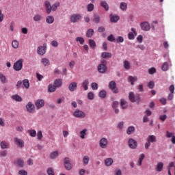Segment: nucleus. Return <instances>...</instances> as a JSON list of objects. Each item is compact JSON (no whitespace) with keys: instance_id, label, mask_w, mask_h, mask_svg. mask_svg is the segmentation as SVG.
<instances>
[{"instance_id":"obj_54","label":"nucleus","mask_w":175,"mask_h":175,"mask_svg":"<svg viewBox=\"0 0 175 175\" xmlns=\"http://www.w3.org/2000/svg\"><path fill=\"white\" fill-rule=\"evenodd\" d=\"M88 12H92L94 10V4L90 3L87 5Z\"/></svg>"},{"instance_id":"obj_16","label":"nucleus","mask_w":175,"mask_h":175,"mask_svg":"<svg viewBox=\"0 0 175 175\" xmlns=\"http://www.w3.org/2000/svg\"><path fill=\"white\" fill-rule=\"evenodd\" d=\"M37 53L39 55H44L46 54V46H39L37 49Z\"/></svg>"},{"instance_id":"obj_49","label":"nucleus","mask_w":175,"mask_h":175,"mask_svg":"<svg viewBox=\"0 0 175 175\" xmlns=\"http://www.w3.org/2000/svg\"><path fill=\"white\" fill-rule=\"evenodd\" d=\"M33 21H40L42 20V16L39 14L35 15L33 18Z\"/></svg>"},{"instance_id":"obj_47","label":"nucleus","mask_w":175,"mask_h":175,"mask_svg":"<svg viewBox=\"0 0 175 175\" xmlns=\"http://www.w3.org/2000/svg\"><path fill=\"white\" fill-rule=\"evenodd\" d=\"M106 95H107V92H105V90H101L99 94H98V96L100 98H106Z\"/></svg>"},{"instance_id":"obj_4","label":"nucleus","mask_w":175,"mask_h":175,"mask_svg":"<svg viewBox=\"0 0 175 175\" xmlns=\"http://www.w3.org/2000/svg\"><path fill=\"white\" fill-rule=\"evenodd\" d=\"M74 117H76V118H85V112L80 110V109H76L73 112Z\"/></svg>"},{"instance_id":"obj_10","label":"nucleus","mask_w":175,"mask_h":175,"mask_svg":"<svg viewBox=\"0 0 175 175\" xmlns=\"http://www.w3.org/2000/svg\"><path fill=\"white\" fill-rule=\"evenodd\" d=\"M129 100H131V102L134 103V102H137V100L140 99V97L139 96V95L135 96L133 92H130L129 95Z\"/></svg>"},{"instance_id":"obj_30","label":"nucleus","mask_w":175,"mask_h":175,"mask_svg":"<svg viewBox=\"0 0 175 175\" xmlns=\"http://www.w3.org/2000/svg\"><path fill=\"white\" fill-rule=\"evenodd\" d=\"M57 90V88L53 85V84H50L48 87V91L49 92H55V91Z\"/></svg>"},{"instance_id":"obj_35","label":"nucleus","mask_w":175,"mask_h":175,"mask_svg":"<svg viewBox=\"0 0 175 175\" xmlns=\"http://www.w3.org/2000/svg\"><path fill=\"white\" fill-rule=\"evenodd\" d=\"M89 46L91 49H95L96 47V42L94 40H89Z\"/></svg>"},{"instance_id":"obj_26","label":"nucleus","mask_w":175,"mask_h":175,"mask_svg":"<svg viewBox=\"0 0 175 175\" xmlns=\"http://www.w3.org/2000/svg\"><path fill=\"white\" fill-rule=\"evenodd\" d=\"M12 99L16 100V102H23V98L21 96H18V94H15L12 96Z\"/></svg>"},{"instance_id":"obj_52","label":"nucleus","mask_w":175,"mask_h":175,"mask_svg":"<svg viewBox=\"0 0 175 175\" xmlns=\"http://www.w3.org/2000/svg\"><path fill=\"white\" fill-rule=\"evenodd\" d=\"M76 42H79L80 44H84V38L83 37H77L76 38Z\"/></svg>"},{"instance_id":"obj_23","label":"nucleus","mask_w":175,"mask_h":175,"mask_svg":"<svg viewBox=\"0 0 175 175\" xmlns=\"http://www.w3.org/2000/svg\"><path fill=\"white\" fill-rule=\"evenodd\" d=\"M113 56V55L111 54V53H109V52H103L101 53V57L102 58L106 59V58H111V57Z\"/></svg>"},{"instance_id":"obj_53","label":"nucleus","mask_w":175,"mask_h":175,"mask_svg":"<svg viewBox=\"0 0 175 175\" xmlns=\"http://www.w3.org/2000/svg\"><path fill=\"white\" fill-rule=\"evenodd\" d=\"M28 133H29L30 136H31V137H35V136H36V131L35 130H29Z\"/></svg>"},{"instance_id":"obj_5","label":"nucleus","mask_w":175,"mask_h":175,"mask_svg":"<svg viewBox=\"0 0 175 175\" xmlns=\"http://www.w3.org/2000/svg\"><path fill=\"white\" fill-rule=\"evenodd\" d=\"M109 88L111 91L113 92V94H118V88H117V83L114 82V81H111L109 82Z\"/></svg>"},{"instance_id":"obj_1","label":"nucleus","mask_w":175,"mask_h":175,"mask_svg":"<svg viewBox=\"0 0 175 175\" xmlns=\"http://www.w3.org/2000/svg\"><path fill=\"white\" fill-rule=\"evenodd\" d=\"M45 6L46 9V13L49 14V13H51V10L55 11L59 6V2H56L55 4H53L52 6L50 4L49 1L45 2Z\"/></svg>"},{"instance_id":"obj_39","label":"nucleus","mask_w":175,"mask_h":175,"mask_svg":"<svg viewBox=\"0 0 175 175\" xmlns=\"http://www.w3.org/2000/svg\"><path fill=\"white\" fill-rule=\"evenodd\" d=\"M18 46H20V43L16 40H14L12 42V46L14 49H18Z\"/></svg>"},{"instance_id":"obj_40","label":"nucleus","mask_w":175,"mask_h":175,"mask_svg":"<svg viewBox=\"0 0 175 175\" xmlns=\"http://www.w3.org/2000/svg\"><path fill=\"white\" fill-rule=\"evenodd\" d=\"M23 85L26 90H28L29 88V81L28 79H24L23 81Z\"/></svg>"},{"instance_id":"obj_27","label":"nucleus","mask_w":175,"mask_h":175,"mask_svg":"<svg viewBox=\"0 0 175 175\" xmlns=\"http://www.w3.org/2000/svg\"><path fill=\"white\" fill-rule=\"evenodd\" d=\"M113 159L108 158L105 160V163L106 166H111L113 165Z\"/></svg>"},{"instance_id":"obj_57","label":"nucleus","mask_w":175,"mask_h":175,"mask_svg":"<svg viewBox=\"0 0 175 175\" xmlns=\"http://www.w3.org/2000/svg\"><path fill=\"white\" fill-rule=\"evenodd\" d=\"M149 75H154V73H157V69L152 67L148 70Z\"/></svg>"},{"instance_id":"obj_55","label":"nucleus","mask_w":175,"mask_h":175,"mask_svg":"<svg viewBox=\"0 0 175 175\" xmlns=\"http://www.w3.org/2000/svg\"><path fill=\"white\" fill-rule=\"evenodd\" d=\"M172 167L173 168L174 173L175 175V166H174V162H171L168 166V170H172Z\"/></svg>"},{"instance_id":"obj_18","label":"nucleus","mask_w":175,"mask_h":175,"mask_svg":"<svg viewBox=\"0 0 175 175\" xmlns=\"http://www.w3.org/2000/svg\"><path fill=\"white\" fill-rule=\"evenodd\" d=\"M68 89L71 92H73V91H76L77 90V83H71L68 86Z\"/></svg>"},{"instance_id":"obj_20","label":"nucleus","mask_w":175,"mask_h":175,"mask_svg":"<svg viewBox=\"0 0 175 175\" xmlns=\"http://www.w3.org/2000/svg\"><path fill=\"white\" fill-rule=\"evenodd\" d=\"M88 84H90V81L88 79H85L82 82L81 87L84 89L85 91H87V90H88Z\"/></svg>"},{"instance_id":"obj_2","label":"nucleus","mask_w":175,"mask_h":175,"mask_svg":"<svg viewBox=\"0 0 175 175\" xmlns=\"http://www.w3.org/2000/svg\"><path fill=\"white\" fill-rule=\"evenodd\" d=\"M107 62L106 60H102L101 64L98 66V71L99 73H105L107 70V67L106 66Z\"/></svg>"},{"instance_id":"obj_31","label":"nucleus","mask_w":175,"mask_h":175,"mask_svg":"<svg viewBox=\"0 0 175 175\" xmlns=\"http://www.w3.org/2000/svg\"><path fill=\"white\" fill-rule=\"evenodd\" d=\"M120 106H121L122 109H126V107H128V103H126V101H125V100L121 99L120 100Z\"/></svg>"},{"instance_id":"obj_24","label":"nucleus","mask_w":175,"mask_h":175,"mask_svg":"<svg viewBox=\"0 0 175 175\" xmlns=\"http://www.w3.org/2000/svg\"><path fill=\"white\" fill-rule=\"evenodd\" d=\"M128 80L131 83V85H134L135 81H137V77L129 76Z\"/></svg>"},{"instance_id":"obj_22","label":"nucleus","mask_w":175,"mask_h":175,"mask_svg":"<svg viewBox=\"0 0 175 175\" xmlns=\"http://www.w3.org/2000/svg\"><path fill=\"white\" fill-rule=\"evenodd\" d=\"M111 23H117L120 20V16L117 15H110Z\"/></svg>"},{"instance_id":"obj_50","label":"nucleus","mask_w":175,"mask_h":175,"mask_svg":"<svg viewBox=\"0 0 175 175\" xmlns=\"http://www.w3.org/2000/svg\"><path fill=\"white\" fill-rule=\"evenodd\" d=\"M0 80L3 84H5L6 83V77L3 75V74H0Z\"/></svg>"},{"instance_id":"obj_8","label":"nucleus","mask_w":175,"mask_h":175,"mask_svg":"<svg viewBox=\"0 0 175 175\" xmlns=\"http://www.w3.org/2000/svg\"><path fill=\"white\" fill-rule=\"evenodd\" d=\"M81 18H82L81 15L77 14L72 15L70 18V20L71 23H78V21H80Z\"/></svg>"},{"instance_id":"obj_21","label":"nucleus","mask_w":175,"mask_h":175,"mask_svg":"<svg viewBox=\"0 0 175 175\" xmlns=\"http://www.w3.org/2000/svg\"><path fill=\"white\" fill-rule=\"evenodd\" d=\"M93 23L95 24H99L100 22V16L98 14H94L92 18Z\"/></svg>"},{"instance_id":"obj_33","label":"nucleus","mask_w":175,"mask_h":175,"mask_svg":"<svg viewBox=\"0 0 175 175\" xmlns=\"http://www.w3.org/2000/svg\"><path fill=\"white\" fill-rule=\"evenodd\" d=\"M41 62L44 66H49L50 65V60L47 58H42Z\"/></svg>"},{"instance_id":"obj_34","label":"nucleus","mask_w":175,"mask_h":175,"mask_svg":"<svg viewBox=\"0 0 175 175\" xmlns=\"http://www.w3.org/2000/svg\"><path fill=\"white\" fill-rule=\"evenodd\" d=\"M120 9L123 12H125V10H126L128 9V4L125 2H122L120 3Z\"/></svg>"},{"instance_id":"obj_28","label":"nucleus","mask_w":175,"mask_h":175,"mask_svg":"<svg viewBox=\"0 0 175 175\" xmlns=\"http://www.w3.org/2000/svg\"><path fill=\"white\" fill-rule=\"evenodd\" d=\"M147 142H149L150 143H155V142H157V137H155L154 135H149Z\"/></svg>"},{"instance_id":"obj_48","label":"nucleus","mask_w":175,"mask_h":175,"mask_svg":"<svg viewBox=\"0 0 175 175\" xmlns=\"http://www.w3.org/2000/svg\"><path fill=\"white\" fill-rule=\"evenodd\" d=\"M87 133V129H83L80 132V137L81 139H85V135Z\"/></svg>"},{"instance_id":"obj_37","label":"nucleus","mask_w":175,"mask_h":175,"mask_svg":"<svg viewBox=\"0 0 175 175\" xmlns=\"http://www.w3.org/2000/svg\"><path fill=\"white\" fill-rule=\"evenodd\" d=\"M124 68L126 70H129V69H131V63H129L128 60L124 62Z\"/></svg>"},{"instance_id":"obj_6","label":"nucleus","mask_w":175,"mask_h":175,"mask_svg":"<svg viewBox=\"0 0 175 175\" xmlns=\"http://www.w3.org/2000/svg\"><path fill=\"white\" fill-rule=\"evenodd\" d=\"M35 106L37 110L42 109L44 106V100L43 99H38L35 102Z\"/></svg>"},{"instance_id":"obj_60","label":"nucleus","mask_w":175,"mask_h":175,"mask_svg":"<svg viewBox=\"0 0 175 175\" xmlns=\"http://www.w3.org/2000/svg\"><path fill=\"white\" fill-rule=\"evenodd\" d=\"M88 98L90 100H92L94 99V93L92 92H89L88 94Z\"/></svg>"},{"instance_id":"obj_11","label":"nucleus","mask_w":175,"mask_h":175,"mask_svg":"<svg viewBox=\"0 0 175 175\" xmlns=\"http://www.w3.org/2000/svg\"><path fill=\"white\" fill-rule=\"evenodd\" d=\"M108 141L105 137L102 138L99 142V146L101 148H106L107 147Z\"/></svg>"},{"instance_id":"obj_3","label":"nucleus","mask_w":175,"mask_h":175,"mask_svg":"<svg viewBox=\"0 0 175 175\" xmlns=\"http://www.w3.org/2000/svg\"><path fill=\"white\" fill-rule=\"evenodd\" d=\"M23 59H20L14 64L13 68L16 72H18L23 69Z\"/></svg>"},{"instance_id":"obj_7","label":"nucleus","mask_w":175,"mask_h":175,"mask_svg":"<svg viewBox=\"0 0 175 175\" xmlns=\"http://www.w3.org/2000/svg\"><path fill=\"white\" fill-rule=\"evenodd\" d=\"M64 167L66 170H72V163H70L69 157H66L64 159Z\"/></svg>"},{"instance_id":"obj_29","label":"nucleus","mask_w":175,"mask_h":175,"mask_svg":"<svg viewBox=\"0 0 175 175\" xmlns=\"http://www.w3.org/2000/svg\"><path fill=\"white\" fill-rule=\"evenodd\" d=\"M163 169V163L162 162L158 163L156 167L157 172H162Z\"/></svg>"},{"instance_id":"obj_59","label":"nucleus","mask_w":175,"mask_h":175,"mask_svg":"<svg viewBox=\"0 0 175 175\" xmlns=\"http://www.w3.org/2000/svg\"><path fill=\"white\" fill-rule=\"evenodd\" d=\"M37 137L38 140H41L42 137H43V133L42 131H39L37 134Z\"/></svg>"},{"instance_id":"obj_43","label":"nucleus","mask_w":175,"mask_h":175,"mask_svg":"<svg viewBox=\"0 0 175 175\" xmlns=\"http://www.w3.org/2000/svg\"><path fill=\"white\" fill-rule=\"evenodd\" d=\"M135 131V126H131L126 130L127 135H132V133Z\"/></svg>"},{"instance_id":"obj_17","label":"nucleus","mask_w":175,"mask_h":175,"mask_svg":"<svg viewBox=\"0 0 175 175\" xmlns=\"http://www.w3.org/2000/svg\"><path fill=\"white\" fill-rule=\"evenodd\" d=\"M131 31H132V32H130L129 33L128 38L131 40H133V39H135V36H136V35H137V33H136V29H135V28H131Z\"/></svg>"},{"instance_id":"obj_13","label":"nucleus","mask_w":175,"mask_h":175,"mask_svg":"<svg viewBox=\"0 0 175 175\" xmlns=\"http://www.w3.org/2000/svg\"><path fill=\"white\" fill-rule=\"evenodd\" d=\"M169 90L170 93L168 94V100H172L174 98L173 94H174V85H171L169 87Z\"/></svg>"},{"instance_id":"obj_56","label":"nucleus","mask_w":175,"mask_h":175,"mask_svg":"<svg viewBox=\"0 0 175 175\" xmlns=\"http://www.w3.org/2000/svg\"><path fill=\"white\" fill-rule=\"evenodd\" d=\"M91 87H92V90H93L94 91L98 90V83H92L91 84Z\"/></svg>"},{"instance_id":"obj_58","label":"nucleus","mask_w":175,"mask_h":175,"mask_svg":"<svg viewBox=\"0 0 175 175\" xmlns=\"http://www.w3.org/2000/svg\"><path fill=\"white\" fill-rule=\"evenodd\" d=\"M116 42L117 43H122L124 42V38L122 36H119L116 38Z\"/></svg>"},{"instance_id":"obj_15","label":"nucleus","mask_w":175,"mask_h":175,"mask_svg":"<svg viewBox=\"0 0 175 175\" xmlns=\"http://www.w3.org/2000/svg\"><path fill=\"white\" fill-rule=\"evenodd\" d=\"M14 143H16V144H17L18 146H19L21 148H23V147H24V141H23V139H20L17 137H15L14 139Z\"/></svg>"},{"instance_id":"obj_63","label":"nucleus","mask_w":175,"mask_h":175,"mask_svg":"<svg viewBox=\"0 0 175 175\" xmlns=\"http://www.w3.org/2000/svg\"><path fill=\"white\" fill-rule=\"evenodd\" d=\"M47 174L48 175H54V170L53 168H49L47 170Z\"/></svg>"},{"instance_id":"obj_46","label":"nucleus","mask_w":175,"mask_h":175,"mask_svg":"<svg viewBox=\"0 0 175 175\" xmlns=\"http://www.w3.org/2000/svg\"><path fill=\"white\" fill-rule=\"evenodd\" d=\"M144 154H140L138 159V166H142V163L143 162V159H144Z\"/></svg>"},{"instance_id":"obj_32","label":"nucleus","mask_w":175,"mask_h":175,"mask_svg":"<svg viewBox=\"0 0 175 175\" xmlns=\"http://www.w3.org/2000/svg\"><path fill=\"white\" fill-rule=\"evenodd\" d=\"M89 163H90V157L84 156L83 158V163L84 166H87V165H88Z\"/></svg>"},{"instance_id":"obj_25","label":"nucleus","mask_w":175,"mask_h":175,"mask_svg":"<svg viewBox=\"0 0 175 175\" xmlns=\"http://www.w3.org/2000/svg\"><path fill=\"white\" fill-rule=\"evenodd\" d=\"M100 6H102V8H103L106 12L109 10V4H107L106 1H100Z\"/></svg>"},{"instance_id":"obj_61","label":"nucleus","mask_w":175,"mask_h":175,"mask_svg":"<svg viewBox=\"0 0 175 175\" xmlns=\"http://www.w3.org/2000/svg\"><path fill=\"white\" fill-rule=\"evenodd\" d=\"M154 85H155V84L154 83V81H150L148 83V88H150L151 90H152V88H154Z\"/></svg>"},{"instance_id":"obj_42","label":"nucleus","mask_w":175,"mask_h":175,"mask_svg":"<svg viewBox=\"0 0 175 175\" xmlns=\"http://www.w3.org/2000/svg\"><path fill=\"white\" fill-rule=\"evenodd\" d=\"M58 157V151L52 152L50 154L51 159H55Z\"/></svg>"},{"instance_id":"obj_45","label":"nucleus","mask_w":175,"mask_h":175,"mask_svg":"<svg viewBox=\"0 0 175 175\" xmlns=\"http://www.w3.org/2000/svg\"><path fill=\"white\" fill-rule=\"evenodd\" d=\"M161 69L163 70V72H166L169 69V64H167V62H165L162 65Z\"/></svg>"},{"instance_id":"obj_9","label":"nucleus","mask_w":175,"mask_h":175,"mask_svg":"<svg viewBox=\"0 0 175 175\" xmlns=\"http://www.w3.org/2000/svg\"><path fill=\"white\" fill-rule=\"evenodd\" d=\"M129 146L130 148L135 150L137 148V142H136V140L133 139V138H130L129 139Z\"/></svg>"},{"instance_id":"obj_38","label":"nucleus","mask_w":175,"mask_h":175,"mask_svg":"<svg viewBox=\"0 0 175 175\" xmlns=\"http://www.w3.org/2000/svg\"><path fill=\"white\" fill-rule=\"evenodd\" d=\"M94 35V29H89L86 31V37L87 38H92V36Z\"/></svg>"},{"instance_id":"obj_36","label":"nucleus","mask_w":175,"mask_h":175,"mask_svg":"<svg viewBox=\"0 0 175 175\" xmlns=\"http://www.w3.org/2000/svg\"><path fill=\"white\" fill-rule=\"evenodd\" d=\"M46 23H48V24H53L54 23V16H48L46 17Z\"/></svg>"},{"instance_id":"obj_64","label":"nucleus","mask_w":175,"mask_h":175,"mask_svg":"<svg viewBox=\"0 0 175 175\" xmlns=\"http://www.w3.org/2000/svg\"><path fill=\"white\" fill-rule=\"evenodd\" d=\"M174 135L173 133H170V132H169V131H167V132H166V137H167V138L172 137V138H173V136H174V135Z\"/></svg>"},{"instance_id":"obj_62","label":"nucleus","mask_w":175,"mask_h":175,"mask_svg":"<svg viewBox=\"0 0 175 175\" xmlns=\"http://www.w3.org/2000/svg\"><path fill=\"white\" fill-rule=\"evenodd\" d=\"M18 174L20 175H28V172L25 171V170H21L18 171Z\"/></svg>"},{"instance_id":"obj_51","label":"nucleus","mask_w":175,"mask_h":175,"mask_svg":"<svg viewBox=\"0 0 175 175\" xmlns=\"http://www.w3.org/2000/svg\"><path fill=\"white\" fill-rule=\"evenodd\" d=\"M107 40L109 42H116V38L114 37V35L111 34L107 37Z\"/></svg>"},{"instance_id":"obj_14","label":"nucleus","mask_w":175,"mask_h":175,"mask_svg":"<svg viewBox=\"0 0 175 175\" xmlns=\"http://www.w3.org/2000/svg\"><path fill=\"white\" fill-rule=\"evenodd\" d=\"M140 26L143 31H150V23L148 22L142 23Z\"/></svg>"},{"instance_id":"obj_44","label":"nucleus","mask_w":175,"mask_h":175,"mask_svg":"<svg viewBox=\"0 0 175 175\" xmlns=\"http://www.w3.org/2000/svg\"><path fill=\"white\" fill-rule=\"evenodd\" d=\"M0 146L2 148V150H5V149L8 148L9 144L6 143L5 141H3L1 142Z\"/></svg>"},{"instance_id":"obj_19","label":"nucleus","mask_w":175,"mask_h":175,"mask_svg":"<svg viewBox=\"0 0 175 175\" xmlns=\"http://www.w3.org/2000/svg\"><path fill=\"white\" fill-rule=\"evenodd\" d=\"M53 85L56 88H59V87L62 86V79H55L54 81Z\"/></svg>"},{"instance_id":"obj_41","label":"nucleus","mask_w":175,"mask_h":175,"mask_svg":"<svg viewBox=\"0 0 175 175\" xmlns=\"http://www.w3.org/2000/svg\"><path fill=\"white\" fill-rule=\"evenodd\" d=\"M16 165L19 166V167H24V160L18 159L16 161Z\"/></svg>"},{"instance_id":"obj_12","label":"nucleus","mask_w":175,"mask_h":175,"mask_svg":"<svg viewBox=\"0 0 175 175\" xmlns=\"http://www.w3.org/2000/svg\"><path fill=\"white\" fill-rule=\"evenodd\" d=\"M26 109L29 113H33L35 111V105L32 103L29 102L26 105Z\"/></svg>"}]
</instances>
